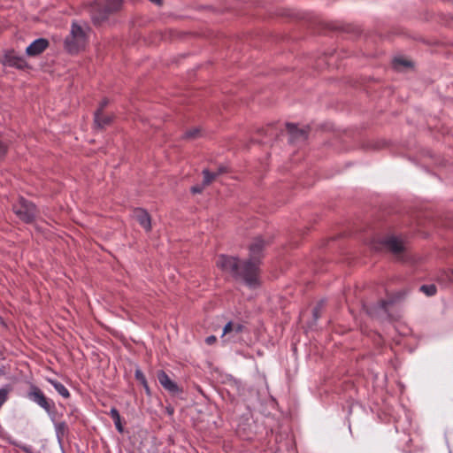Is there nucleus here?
<instances>
[{
	"label": "nucleus",
	"mask_w": 453,
	"mask_h": 453,
	"mask_svg": "<svg viewBox=\"0 0 453 453\" xmlns=\"http://www.w3.org/2000/svg\"><path fill=\"white\" fill-rule=\"evenodd\" d=\"M216 264L223 272L243 280L250 288H256L260 285L255 263H241L235 257L220 256Z\"/></svg>",
	"instance_id": "obj_1"
},
{
	"label": "nucleus",
	"mask_w": 453,
	"mask_h": 453,
	"mask_svg": "<svg viewBox=\"0 0 453 453\" xmlns=\"http://www.w3.org/2000/svg\"><path fill=\"white\" fill-rule=\"evenodd\" d=\"M89 27L76 21L72 23L69 35L65 39V49L72 54L85 49L88 43Z\"/></svg>",
	"instance_id": "obj_2"
},
{
	"label": "nucleus",
	"mask_w": 453,
	"mask_h": 453,
	"mask_svg": "<svg viewBox=\"0 0 453 453\" xmlns=\"http://www.w3.org/2000/svg\"><path fill=\"white\" fill-rule=\"evenodd\" d=\"M121 0H96L92 6V19L100 23L121 7Z\"/></svg>",
	"instance_id": "obj_3"
},
{
	"label": "nucleus",
	"mask_w": 453,
	"mask_h": 453,
	"mask_svg": "<svg viewBox=\"0 0 453 453\" xmlns=\"http://www.w3.org/2000/svg\"><path fill=\"white\" fill-rule=\"evenodd\" d=\"M13 210L16 215L25 222H31L36 216L35 206L23 198L14 205Z\"/></svg>",
	"instance_id": "obj_4"
},
{
	"label": "nucleus",
	"mask_w": 453,
	"mask_h": 453,
	"mask_svg": "<svg viewBox=\"0 0 453 453\" xmlns=\"http://www.w3.org/2000/svg\"><path fill=\"white\" fill-rule=\"evenodd\" d=\"M28 397L31 401L37 403L40 407L50 413L54 408V403L46 398L44 394L37 387H33L28 393Z\"/></svg>",
	"instance_id": "obj_5"
},
{
	"label": "nucleus",
	"mask_w": 453,
	"mask_h": 453,
	"mask_svg": "<svg viewBox=\"0 0 453 453\" xmlns=\"http://www.w3.org/2000/svg\"><path fill=\"white\" fill-rule=\"evenodd\" d=\"M244 327L239 323L228 322L223 328L221 338L224 342H236L240 340V335Z\"/></svg>",
	"instance_id": "obj_6"
},
{
	"label": "nucleus",
	"mask_w": 453,
	"mask_h": 453,
	"mask_svg": "<svg viewBox=\"0 0 453 453\" xmlns=\"http://www.w3.org/2000/svg\"><path fill=\"white\" fill-rule=\"evenodd\" d=\"M264 246L265 242L263 240L260 238L256 239L250 246V259L245 263H255L257 268H258ZM257 278L259 279V269H257Z\"/></svg>",
	"instance_id": "obj_7"
},
{
	"label": "nucleus",
	"mask_w": 453,
	"mask_h": 453,
	"mask_svg": "<svg viewBox=\"0 0 453 453\" xmlns=\"http://www.w3.org/2000/svg\"><path fill=\"white\" fill-rule=\"evenodd\" d=\"M3 64L8 66L16 67L19 69H23L27 66L26 60L18 56L13 50H8L4 53L3 57Z\"/></svg>",
	"instance_id": "obj_8"
},
{
	"label": "nucleus",
	"mask_w": 453,
	"mask_h": 453,
	"mask_svg": "<svg viewBox=\"0 0 453 453\" xmlns=\"http://www.w3.org/2000/svg\"><path fill=\"white\" fill-rule=\"evenodd\" d=\"M49 46V42L44 38H39L30 43L26 49L28 57H35L42 53Z\"/></svg>",
	"instance_id": "obj_9"
},
{
	"label": "nucleus",
	"mask_w": 453,
	"mask_h": 453,
	"mask_svg": "<svg viewBox=\"0 0 453 453\" xmlns=\"http://www.w3.org/2000/svg\"><path fill=\"white\" fill-rule=\"evenodd\" d=\"M386 246L397 257H400L405 249L403 241L395 236L386 240Z\"/></svg>",
	"instance_id": "obj_10"
},
{
	"label": "nucleus",
	"mask_w": 453,
	"mask_h": 453,
	"mask_svg": "<svg viewBox=\"0 0 453 453\" xmlns=\"http://www.w3.org/2000/svg\"><path fill=\"white\" fill-rule=\"evenodd\" d=\"M134 217L141 225V226H142L146 231L150 230V217L146 211L142 209H137L134 211Z\"/></svg>",
	"instance_id": "obj_11"
},
{
	"label": "nucleus",
	"mask_w": 453,
	"mask_h": 453,
	"mask_svg": "<svg viewBox=\"0 0 453 453\" xmlns=\"http://www.w3.org/2000/svg\"><path fill=\"white\" fill-rule=\"evenodd\" d=\"M157 380L159 383L168 391H178L177 385L169 378V376L163 371L157 372Z\"/></svg>",
	"instance_id": "obj_12"
},
{
	"label": "nucleus",
	"mask_w": 453,
	"mask_h": 453,
	"mask_svg": "<svg viewBox=\"0 0 453 453\" xmlns=\"http://www.w3.org/2000/svg\"><path fill=\"white\" fill-rule=\"evenodd\" d=\"M287 128L292 141L305 140L307 137L305 129H300L294 124H288Z\"/></svg>",
	"instance_id": "obj_13"
},
{
	"label": "nucleus",
	"mask_w": 453,
	"mask_h": 453,
	"mask_svg": "<svg viewBox=\"0 0 453 453\" xmlns=\"http://www.w3.org/2000/svg\"><path fill=\"white\" fill-rule=\"evenodd\" d=\"M47 381L51 384L56 391L64 398H68L70 396L68 389L62 383L52 379H47Z\"/></svg>",
	"instance_id": "obj_14"
},
{
	"label": "nucleus",
	"mask_w": 453,
	"mask_h": 453,
	"mask_svg": "<svg viewBox=\"0 0 453 453\" xmlns=\"http://www.w3.org/2000/svg\"><path fill=\"white\" fill-rule=\"evenodd\" d=\"M393 66L395 70L402 71L405 68L411 67V63L408 59L399 57L394 59Z\"/></svg>",
	"instance_id": "obj_15"
},
{
	"label": "nucleus",
	"mask_w": 453,
	"mask_h": 453,
	"mask_svg": "<svg viewBox=\"0 0 453 453\" xmlns=\"http://www.w3.org/2000/svg\"><path fill=\"white\" fill-rule=\"evenodd\" d=\"M110 416L114 421L115 426L119 433H123L124 428L121 424L120 415L116 408H111L110 411Z\"/></svg>",
	"instance_id": "obj_16"
},
{
	"label": "nucleus",
	"mask_w": 453,
	"mask_h": 453,
	"mask_svg": "<svg viewBox=\"0 0 453 453\" xmlns=\"http://www.w3.org/2000/svg\"><path fill=\"white\" fill-rule=\"evenodd\" d=\"M111 119L109 117L103 116V113L100 111H96L95 113V123L99 127H104L105 125L109 124Z\"/></svg>",
	"instance_id": "obj_17"
},
{
	"label": "nucleus",
	"mask_w": 453,
	"mask_h": 453,
	"mask_svg": "<svg viewBox=\"0 0 453 453\" xmlns=\"http://www.w3.org/2000/svg\"><path fill=\"white\" fill-rule=\"evenodd\" d=\"M203 186H207V185H209V184H210L213 180H215L216 176H217L219 173H210L208 170H203Z\"/></svg>",
	"instance_id": "obj_18"
},
{
	"label": "nucleus",
	"mask_w": 453,
	"mask_h": 453,
	"mask_svg": "<svg viewBox=\"0 0 453 453\" xmlns=\"http://www.w3.org/2000/svg\"><path fill=\"white\" fill-rule=\"evenodd\" d=\"M420 290L426 296H431L436 293V287L434 285H423L420 287Z\"/></svg>",
	"instance_id": "obj_19"
},
{
	"label": "nucleus",
	"mask_w": 453,
	"mask_h": 453,
	"mask_svg": "<svg viewBox=\"0 0 453 453\" xmlns=\"http://www.w3.org/2000/svg\"><path fill=\"white\" fill-rule=\"evenodd\" d=\"M135 378L144 386V388L148 390V385H147V381H146V379H145V376L144 374L142 373V372L139 369H137L135 371Z\"/></svg>",
	"instance_id": "obj_20"
},
{
	"label": "nucleus",
	"mask_w": 453,
	"mask_h": 453,
	"mask_svg": "<svg viewBox=\"0 0 453 453\" xmlns=\"http://www.w3.org/2000/svg\"><path fill=\"white\" fill-rule=\"evenodd\" d=\"M200 130L198 128H192L186 133V136L188 138H195L197 136Z\"/></svg>",
	"instance_id": "obj_21"
},
{
	"label": "nucleus",
	"mask_w": 453,
	"mask_h": 453,
	"mask_svg": "<svg viewBox=\"0 0 453 453\" xmlns=\"http://www.w3.org/2000/svg\"><path fill=\"white\" fill-rule=\"evenodd\" d=\"M216 337L213 336V335H211V336H208L206 339H205V342L208 344V345H211L213 344L215 342H216Z\"/></svg>",
	"instance_id": "obj_22"
},
{
	"label": "nucleus",
	"mask_w": 453,
	"mask_h": 453,
	"mask_svg": "<svg viewBox=\"0 0 453 453\" xmlns=\"http://www.w3.org/2000/svg\"><path fill=\"white\" fill-rule=\"evenodd\" d=\"M203 184L202 186H195L191 188L193 193H201L203 189Z\"/></svg>",
	"instance_id": "obj_23"
},
{
	"label": "nucleus",
	"mask_w": 453,
	"mask_h": 453,
	"mask_svg": "<svg viewBox=\"0 0 453 453\" xmlns=\"http://www.w3.org/2000/svg\"><path fill=\"white\" fill-rule=\"evenodd\" d=\"M6 146L0 141V158L5 154Z\"/></svg>",
	"instance_id": "obj_24"
},
{
	"label": "nucleus",
	"mask_w": 453,
	"mask_h": 453,
	"mask_svg": "<svg viewBox=\"0 0 453 453\" xmlns=\"http://www.w3.org/2000/svg\"><path fill=\"white\" fill-rule=\"evenodd\" d=\"M108 104V100L107 99H104L102 102H101V104H100V108L97 110V111H100L102 112L103 109Z\"/></svg>",
	"instance_id": "obj_25"
},
{
	"label": "nucleus",
	"mask_w": 453,
	"mask_h": 453,
	"mask_svg": "<svg viewBox=\"0 0 453 453\" xmlns=\"http://www.w3.org/2000/svg\"><path fill=\"white\" fill-rule=\"evenodd\" d=\"M388 302H386V301H382V302H380V308L386 311V310H387V305H388Z\"/></svg>",
	"instance_id": "obj_26"
},
{
	"label": "nucleus",
	"mask_w": 453,
	"mask_h": 453,
	"mask_svg": "<svg viewBox=\"0 0 453 453\" xmlns=\"http://www.w3.org/2000/svg\"><path fill=\"white\" fill-rule=\"evenodd\" d=\"M150 1L156 4H161V0H150Z\"/></svg>",
	"instance_id": "obj_27"
},
{
	"label": "nucleus",
	"mask_w": 453,
	"mask_h": 453,
	"mask_svg": "<svg viewBox=\"0 0 453 453\" xmlns=\"http://www.w3.org/2000/svg\"><path fill=\"white\" fill-rule=\"evenodd\" d=\"M451 275H452V278H453V271L451 272Z\"/></svg>",
	"instance_id": "obj_28"
}]
</instances>
